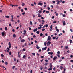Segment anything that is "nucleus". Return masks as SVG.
Returning <instances> with one entry per match:
<instances>
[{"mask_svg": "<svg viewBox=\"0 0 73 73\" xmlns=\"http://www.w3.org/2000/svg\"><path fill=\"white\" fill-rule=\"evenodd\" d=\"M2 37H5L6 36V35L5 34L4 32H2Z\"/></svg>", "mask_w": 73, "mask_h": 73, "instance_id": "1", "label": "nucleus"}, {"mask_svg": "<svg viewBox=\"0 0 73 73\" xmlns=\"http://www.w3.org/2000/svg\"><path fill=\"white\" fill-rule=\"evenodd\" d=\"M51 38H52L50 36H48V37L47 41H50L51 40Z\"/></svg>", "mask_w": 73, "mask_h": 73, "instance_id": "2", "label": "nucleus"}, {"mask_svg": "<svg viewBox=\"0 0 73 73\" xmlns=\"http://www.w3.org/2000/svg\"><path fill=\"white\" fill-rule=\"evenodd\" d=\"M53 25H52L50 26V31H52V30H53Z\"/></svg>", "mask_w": 73, "mask_h": 73, "instance_id": "3", "label": "nucleus"}, {"mask_svg": "<svg viewBox=\"0 0 73 73\" xmlns=\"http://www.w3.org/2000/svg\"><path fill=\"white\" fill-rule=\"evenodd\" d=\"M47 48V47L46 46L45 48H42V50H46V49Z\"/></svg>", "mask_w": 73, "mask_h": 73, "instance_id": "4", "label": "nucleus"}, {"mask_svg": "<svg viewBox=\"0 0 73 73\" xmlns=\"http://www.w3.org/2000/svg\"><path fill=\"white\" fill-rule=\"evenodd\" d=\"M23 32H24V33H22V34L23 35H25V34H26V30H24Z\"/></svg>", "mask_w": 73, "mask_h": 73, "instance_id": "5", "label": "nucleus"}, {"mask_svg": "<svg viewBox=\"0 0 73 73\" xmlns=\"http://www.w3.org/2000/svg\"><path fill=\"white\" fill-rule=\"evenodd\" d=\"M40 36H42V37H44V34L42 33L40 34Z\"/></svg>", "mask_w": 73, "mask_h": 73, "instance_id": "6", "label": "nucleus"}, {"mask_svg": "<svg viewBox=\"0 0 73 73\" xmlns=\"http://www.w3.org/2000/svg\"><path fill=\"white\" fill-rule=\"evenodd\" d=\"M42 23L41 24L42 25H43V24H44L45 23V21L42 20Z\"/></svg>", "mask_w": 73, "mask_h": 73, "instance_id": "7", "label": "nucleus"}, {"mask_svg": "<svg viewBox=\"0 0 73 73\" xmlns=\"http://www.w3.org/2000/svg\"><path fill=\"white\" fill-rule=\"evenodd\" d=\"M42 4V3L40 2H39L38 3V5H41Z\"/></svg>", "mask_w": 73, "mask_h": 73, "instance_id": "8", "label": "nucleus"}, {"mask_svg": "<svg viewBox=\"0 0 73 73\" xmlns=\"http://www.w3.org/2000/svg\"><path fill=\"white\" fill-rule=\"evenodd\" d=\"M63 24L64 25H65V21H63Z\"/></svg>", "mask_w": 73, "mask_h": 73, "instance_id": "9", "label": "nucleus"}, {"mask_svg": "<svg viewBox=\"0 0 73 73\" xmlns=\"http://www.w3.org/2000/svg\"><path fill=\"white\" fill-rule=\"evenodd\" d=\"M38 29L36 28V29H35L33 30V32H36V31H37Z\"/></svg>", "mask_w": 73, "mask_h": 73, "instance_id": "10", "label": "nucleus"}, {"mask_svg": "<svg viewBox=\"0 0 73 73\" xmlns=\"http://www.w3.org/2000/svg\"><path fill=\"white\" fill-rule=\"evenodd\" d=\"M57 58V56H56L55 57H54L53 58V60H56V59Z\"/></svg>", "mask_w": 73, "mask_h": 73, "instance_id": "11", "label": "nucleus"}, {"mask_svg": "<svg viewBox=\"0 0 73 73\" xmlns=\"http://www.w3.org/2000/svg\"><path fill=\"white\" fill-rule=\"evenodd\" d=\"M24 41H25V40L24 39H22L21 40V42H24Z\"/></svg>", "mask_w": 73, "mask_h": 73, "instance_id": "12", "label": "nucleus"}, {"mask_svg": "<svg viewBox=\"0 0 73 73\" xmlns=\"http://www.w3.org/2000/svg\"><path fill=\"white\" fill-rule=\"evenodd\" d=\"M57 3V4L58 5V4H60V1H56Z\"/></svg>", "mask_w": 73, "mask_h": 73, "instance_id": "13", "label": "nucleus"}, {"mask_svg": "<svg viewBox=\"0 0 73 73\" xmlns=\"http://www.w3.org/2000/svg\"><path fill=\"white\" fill-rule=\"evenodd\" d=\"M13 37L14 38H15V37H16V36L15 34H13Z\"/></svg>", "mask_w": 73, "mask_h": 73, "instance_id": "14", "label": "nucleus"}, {"mask_svg": "<svg viewBox=\"0 0 73 73\" xmlns=\"http://www.w3.org/2000/svg\"><path fill=\"white\" fill-rule=\"evenodd\" d=\"M5 17H6V18H9L10 17L9 16H5Z\"/></svg>", "mask_w": 73, "mask_h": 73, "instance_id": "15", "label": "nucleus"}, {"mask_svg": "<svg viewBox=\"0 0 73 73\" xmlns=\"http://www.w3.org/2000/svg\"><path fill=\"white\" fill-rule=\"evenodd\" d=\"M24 5H25V3H22V7H24Z\"/></svg>", "mask_w": 73, "mask_h": 73, "instance_id": "16", "label": "nucleus"}, {"mask_svg": "<svg viewBox=\"0 0 73 73\" xmlns=\"http://www.w3.org/2000/svg\"><path fill=\"white\" fill-rule=\"evenodd\" d=\"M39 33H40V31H36V33L37 34H39Z\"/></svg>", "mask_w": 73, "mask_h": 73, "instance_id": "17", "label": "nucleus"}, {"mask_svg": "<svg viewBox=\"0 0 73 73\" xmlns=\"http://www.w3.org/2000/svg\"><path fill=\"white\" fill-rule=\"evenodd\" d=\"M48 63H47V62L46 63H45L44 64V65L45 66H46V65H48Z\"/></svg>", "mask_w": 73, "mask_h": 73, "instance_id": "18", "label": "nucleus"}, {"mask_svg": "<svg viewBox=\"0 0 73 73\" xmlns=\"http://www.w3.org/2000/svg\"><path fill=\"white\" fill-rule=\"evenodd\" d=\"M52 69H53L52 68H49V69H48V70L49 71H50V70H52Z\"/></svg>", "mask_w": 73, "mask_h": 73, "instance_id": "19", "label": "nucleus"}, {"mask_svg": "<svg viewBox=\"0 0 73 73\" xmlns=\"http://www.w3.org/2000/svg\"><path fill=\"white\" fill-rule=\"evenodd\" d=\"M32 55H33V56H35L36 55V53H32Z\"/></svg>", "mask_w": 73, "mask_h": 73, "instance_id": "20", "label": "nucleus"}, {"mask_svg": "<svg viewBox=\"0 0 73 73\" xmlns=\"http://www.w3.org/2000/svg\"><path fill=\"white\" fill-rule=\"evenodd\" d=\"M11 21H12V22H14L15 21H14V20H13V18H12L11 19Z\"/></svg>", "mask_w": 73, "mask_h": 73, "instance_id": "21", "label": "nucleus"}, {"mask_svg": "<svg viewBox=\"0 0 73 73\" xmlns=\"http://www.w3.org/2000/svg\"><path fill=\"white\" fill-rule=\"evenodd\" d=\"M62 69H63V67L62 66H60V69L62 70Z\"/></svg>", "mask_w": 73, "mask_h": 73, "instance_id": "22", "label": "nucleus"}, {"mask_svg": "<svg viewBox=\"0 0 73 73\" xmlns=\"http://www.w3.org/2000/svg\"><path fill=\"white\" fill-rule=\"evenodd\" d=\"M56 31L57 32H58H58H59V30L58 29H56Z\"/></svg>", "mask_w": 73, "mask_h": 73, "instance_id": "23", "label": "nucleus"}, {"mask_svg": "<svg viewBox=\"0 0 73 73\" xmlns=\"http://www.w3.org/2000/svg\"><path fill=\"white\" fill-rule=\"evenodd\" d=\"M38 12L39 13H41L42 12V11L41 10H39L38 11Z\"/></svg>", "mask_w": 73, "mask_h": 73, "instance_id": "24", "label": "nucleus"}, {"mask_svg": "<svg viewBox=\"0 0 73 73\" xmlns=\"http://www.w3.org/2000/svg\"><path fill=\"white\" fill-rule=\"evenodd\" d=\"M36 48L37 49H40V47L37 46L36 47Z\"/></svg>", "mask_w": 73, "mask_h": 73, "instance_id": "25", "label": "nucleus"}, {"mask_svg": "<svg viewBox=\"0 0 73 73\" xmlns=\"http://www.w3.org/2000/svg\"><path fill=\"white\" fill-rule=\"evenodd\" d=\"M5 30H6V31H8V28L7 27H5Z\"/></svg>", "mask_w": 73, "mask_h": 73, "instance_id": "26", "label": "nucleus"}, {"mask_svg": "<svg viewBox=\"0 0 73 73\" xmlns=\"http://www.w3.org/2000/svg\"><path fill=\"white\" fill-rule=\"evenodd\" d=\"M5 64L6 65H8V62H5Z\"/></svg>", "mask_w": 73, "mask_h": 73, "instance_id": "27", "label": "nucleus"}, {"mask_svg": "<svg viewBox=\"0 0 73 73\" xmlns=\"http://www.w3.org/2000/svg\"><path fill=\"white\" fill-rule=\"evenodd\" d=\"M30 25H32V22L31 21H30Z\"/></svg>", "mask_w": 73, "mask_h": 73, "instance_id": "28", "label": "nucleus"}, {"mask_svg": "<svg viewBox=\"0 0 73 73\" xmlns=\"http://www.w3.org/2000/svg\"><path fill=\"white\" fill-rule=\"evenodd\" d=\"M39 27H42L43 26V25H41V24H40L39 25Z\"/></svg>", "mask_w": 73, "mask_h": 73, "instance_id": "29", "label": "nucleus"}, {"mask_svg": "<svg viewBox=\"0 0 73 73\" xmlns=\"http://www.w3.org/2000/svg\"><path fill=\"white\" fill-rule=\"evenodd\" d=\"M26 50L25 49H23L22 50V51L23 52H24V51H25Z\"/></svg>", "mask_w": 73, "mask_h": 73, "instance_id": "30", "label": "nucleus"}, {"mask_svg": "<svg viewBox=\"0 0 73 73\" xmlns=\"http://www.w3.org/2000/svg\"><path fill=\"white\" fill-rule=\"evenodd\" d=\"M68 48H69V47H68V46H65V49H68Z\"/></svg>", "mask_w": 73, "mask_h": 73, "instance_id": "31", "label": "nucleus"}, {"mask_svg": "<svg viewBox=\"0 0 73 73\" xmlns=\"http://www.w3.org/2000/svg\"><path fill=\"white\" fill-rule=\"evenodd\" d=\"M9 46H11V43H10V42L9 43Z\"/></svg>", "mask_w": 73, "mask_h": 73, "instance_id": "32", "label": "nucleus"}, {"mask_svg": "<svg viewBox=\"0 0 73 73\" xmlns=\"http://www.w3.org/2000/svg\"><path fill=\"white\" fill-rule=\"evenodd\" d=\"M70 44H71L72 43V40H70L69 41Z\"/></svg>", "mask_w": 73, "mask_h": 73, "instance_id": "33", "label": "nucleus"}, {"mask_svg": "<svg viewBox=\"0 0 73 73\" xmlns=\"http://www.w3.org/2000/svg\"><path fill=\"white\" fill-rule=\"evenodd\" d=\"M47 44V43H46V42H45L44 43V45H45V46H46V44Z\"/></svg>", "mask_w": 73, "mask_h": 73, "instance_id": "34", "label": "nucleus"}, {"mask_svg": "<svg viewBox=\"0 0 73 73\" xmlns=\"http://www.w3.org/2000/svg\"><path fill=\"white\" fill-rule=\"evenodd\" d=\"M52 3H53V4H55V3H56V1H52Z\"/></svg>", "mask_w": 73, "mask_h": 73, "instance_id": "35", "label": "nucleus"}, {"mask_svg": "<svg viewBox=\"0 0 73 73\" xmlns=\"http://www.w3.org/2000/svg\"><path fill=\"white\" fill-rule=\"evenodd\" d=\"M53 39H56V37H53L52 38Z\"/></svg>", "mask_w": 73, "mask_h": 73, "instance_id": "36", "label": "nucleus"}, {"mask_svg": "<svg viewBox=\"0 0 73 73\" xmlns=\"http://www.w3.org/2000/svg\"><path fill=\"white\" fill-rule=\"evenodd\" d=\"M60 52L59 51H58L57 52V54H60Z\"/></svg>", "mask_w": 73, "mask_h": 73, "instance_id": "37", "label": "nucleus"}, {"mask_svg": "<svg viewBox=\"0 0 73 73\" xmlns=\"http://www.w3.org/2000/svg\"><path fill=\"white\" fill-rule=\"evenodd\" d=\"M21 11L22 12H24V10H23V9H21Z\"/></svg>", "mask_w": 73, "mask_h": 73, "instance_id": "38", "label": "nucleus"}, {"mask_svg": "<svg viewBox=\"0 0 73 73\" xmlns=\"http://www.w3.org/2000/svg\"><path fill=\"white\" fill-rule=\"evenodd\" d=\"M25 12H23V13H22V15H25Z\"/></svg>", "mask_w": 73, "mask_h": 73, "instance_id": "39", "label": "nucleus"}, {"mask_svg": "<svg viewBox=\"0 0 73 73\" xmlns=\"http://www.w3.org/2000/svg\"><path fill=\"white\" fill-rule=\"evenodd\" d=\"M46 13H49V11H46Z\"/></svg>", "mask_w": 73, "mask_h": 73, "instance_id": "40", "label": "nucleus"}, {"mask_svg": "<svg viewBox=\"0 0 73 73\" xmlns=\"http://www.w3.org/2000/svg\"><path fill=\"white\" fill-rule=\"evenodd\" d=\"M15 66H13V67H12V68L13 70V69H15Z\"/></svg>", "mask_w": 73, "mask_h": 73, "instance_id": "41", "label": "nucleus"}, {"mask_svg": "<svg viewBox=\"0 0 73 73\" xmlns=\"http://www.w3.org/2000/svg\"><path fill=\"white\" fill-rule=\"evenodd\" d=\"M41 28H42V27H40V26L38 28V29H41Z\"/></svg>", "mask_w": 73, "mask_h": 73, "instance_id": "42", "label": "nucleus"}, {"mask_svg": "<svg viewBox=\"0 0 73 73\" xmlns=\"http://www.w3.org/2000/svg\"><path fill=\"white\" fill-rule=\"evenodd\" d=\"M11 54H12V52H9V55H11Z\"/></svg>", "mask_w": 73, "mask_h": 73, "instance_id": "43", "label": "nucleus"}, {"mask_svg": "<svg viewBox=\"0 0 73 73\" xmlns=\"http://www.w3.org/2000/svg\"><path fill=\"white\" fill-rule=\"evenodd\" d=\"M45 29H42V31H45Z\"/></svg>", "mask_w": 73, "mask_h": 73, "instance_id": "44", "label": "nucleus"}, {"mask_svg": "<svg viewBox=\"0 0 73 73\" xmlns=\"http://www.w3.org/2000/svg\"><path fill=\"white\" fill-rule=\"evenodd\" d=\"M1 56L2 57H4V55L3 54H1Z\"/></svg>", "mask_w": 73, "mask_h": 73, "instance_id": "45", "label": "nucleus"}, {"mask_svg": "<svg viewBox=\"0 0 73 73\" xmlns=\"http://www.w3.org/2000/svg\"><path fill=\"white\" fill-rule=\"evenodd\" d=\"M26 57V56H25V55H24L23 56V58H25V57Z\"/></svg>", "mask_w": 73, "mask_h": 73, "instance_id": "46", "label": "nucleus"}, {"mask_svg": "<svg viewBox=\"0 0 73 73\" xmlns=\"http://www.w3.org/2000/svg\"><path fill=\"white\" fill-rule=\"evenodd\" d=\"M58 35L59 36H61V35H62V33H60V34H59Z\"/></svg>", "mask_w": 73, "mask_h": 73, "instance_id": "47", "label": "nucleus"}, {"mask_svg": "<svg viewBox=\"0 0 73 73\" xmlns=\"http://www.w3.org/2000/svg\"><path fill=\"white\" fill-rule=\"evenodd\" d=\"M50 67L51 68H52V65L51 64L50 65Z\"/></svg>", "mask_w": 73, "mask_h": 73, "instance_id": "48", "label": "nucleus"}, {"mask_svg": "<svg viewBox=\"0 0 73 73\" xmlns=\"http://www.w3.org/2000/svg\"><path fill=\"white\" fill-rule=\"evenodd\" d=\"M49 44H51V42L50 41H48V42Z\"/></svg>", "mask_w": 73, "mask_h": 73, "instance_id": "49", "label": "nucleus"}, {"mask_svg": "<svg viewBox=\"0 0 73 73\" xmlns=\"http://www.w3.org/2000/svg\"><path fill=\"white\" fill-rule=\"evenodd\" d=\"M14 61H16V58H14Z\"/></svg>", "mask_w": 73, "mask_h": 73, "instance_id": "50", "label": "nucleus"}, {"mask_svg": "<svg viewBox=\"0 0 73 73\" xmlns=\"http://www.w3.org/2000/svg\"><path fill=\"white\" fill-rule=\"evenodd\" d=\"M45 26V27H48V25L47 24H46Z\"/></svg>", "mask_w": 73, "mask_h": 73, "instance_id": "51", "label": "nucleus"}, {"mask_svg": "<svg viewBox=\"0 0 73 73\" xmlns=\"http://www.w3.org/2000/svg\"><path fill=\"white\" fill-rule=\"evenodd\" d=\"M12 31L13 32H15V29H13L12 30Z\"/></svg>", "mask_w": 73, "mask_h": 73, "instance_id": "52", "label": "nucleus"}, {"mask_svg": "<svg viewBox=\"0 0 73 73\" xmlns=\"http://www.w3.org/2000/svg\"><path fill=\"white\" fill-rule=\"evenodd\" d=\"M53 23H57V21H54L53 22Z\"/></svg>", "mask_w": 73, "mask_h": 73, "instance_id": "53", "label": "nucleus"}, {"mask_svg": "<svg viewBox=\"0 0 73 73\" xmlns=\"http://www.w3.org/2000/svg\"><path fill=\"white\" fill-rule=\"evenodd\" d=\"M70 31H71V32H73V30H72V29H70Z\"/></svg>", "mask_w": 73, "mask_h": 73, "instance_id": "54", "label": "nucleus"}, {"mask_svg": "<svg viewBox=\"0 0 73 73\" xmlns=\"http://www.w3.org/2000/svg\"><path fill=\"white\" fill-rule=\"evenodd\" d=\"M44 8H46V5H44Z\"/></svg>", "mask_w": 73, "mask_h": 73, "instance_id": "55", "label": "nucleus"}, {"mask_svg": "<svg viewBox=\"0 0 73 73\" xmlns=\"http://www.w3.org/2000/svg\"><path fill=\"white\" fill-rule=\"evenodd\" d=\"M46 11V10H43V13H45V12Z\"/></svg>", "mask_w": 73, "mask_h": 73, "instance_id": "56", "label": "nucleus"}, {"mask_svg": "<svg viewBox=\"0 0 73 73\" xmlns=\"http://www.w3.org/2000/svg\"><path fill=\"white\" fill-rule=\"evenodd\" d=\"M24 9L25 10V11H27V8H24Z\"/></svg>", "mask_w": 73, "mask_h": 73, "instance_id": "57", "label": "nucleus"}, {"mask_svg": "<svg viewBox=\"0 0 73 73\" xmlns=\"http://www.w3.org/2000/svg\"><path fill=\"white\" fill-rule=\"evenodd\" d=\"M50 50V49L49 48H48L47 50V52H49V50Z\"/></svg>", "mask_w": 73, "mask_h": 73, "instance_id": "58", "label": "nucleus"}, {"mask_svg": "<svg viewBox=\"0 0 73 73\" xmlns=\"http://www.w3.org/2000/svg\"><path fill=\"white\" fill-rule=\"evenodd\" d=\"M70 62H73V60H71Z\"/></svg>", "mask_w": 73, "mask_h": 73, "instance_id": "59", "label": "nucleus"}, {"mask_svg": "<svg viewBox=\"0 0 73 73\" xmlns=\"http://www.w3.org/2000/svg\"><path fill=\"white\" fill-rule=\"evenodd\" d=\"M50 57H51V58H53V55H51L50 56Z\"/></svg>", "mask_w": 73, "mask_h": 73, "instance_id": "60", "label": "nucleus"}, {"mask_svg": "<svg viewBox=\"0 0 73 73\" xmlns=\"http://www.w3.org/2000/svg\"><path fill=\"white\" fill-rule=\"evenodd\" d=\"M40 69L41 70H42V69H43L42 66H41V68H40Z\"/></svg>", "mask_w": 73, "mask_h": 73, "instance_id": "61", "label": "nucleus"}, {"mask_svg": "<svg viewBox=\"0 0 73 73\" xmlns=\"http://www.w3.org/2000/svg\"><path fill=\"white\" fill-rule=\"evenodd\" d=\"M64 58H65V57H63L62 58V60H63Z\"/></svg>", "mask_w": 73, "mask_h": 73, "instance_id": "62", "label": "nucleus"}, {"mask_svg": "<svg viewBox=\"0 0 73 73\" xmlns=\"http://www.w3.org/2000/svg\"><path fill=\"white\" fill-rule=\"evenodd\" d=\"M45 35L46 36H48V34L46 33L45 34Z\"/></svg>", "mask_w": 73, "mask_h": 73, "instance_id": "63", "label": "nucleus"}, {"mask_svg": "<svg viewBox=\"0 0 73 73\" xmlns=\"http://www.w3.org/2000/svg\"><path fill=\"white\" fill-rule=\"evenodd\" d=\"M45 61L46 62H48V60H47V59H46V60H45Z\"/></svg>", "mask_w": 73, "mask_h": 73, "instance_id": "64", "label": "nucleus"}]
</instances>
